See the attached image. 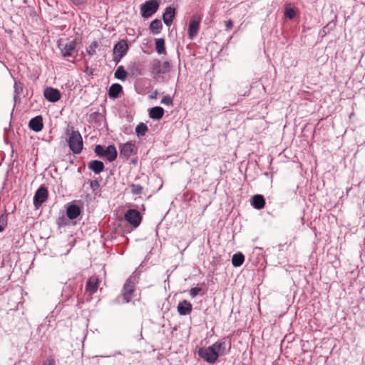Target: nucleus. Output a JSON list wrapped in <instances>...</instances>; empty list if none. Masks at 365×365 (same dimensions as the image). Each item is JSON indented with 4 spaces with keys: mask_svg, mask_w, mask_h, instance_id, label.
Segmentation results:
<instances>
[{
    "mask_svg": "<svg viewBox=\"0 0 365 365\" xmlns=\"http://www.w3.org/2000/svg\"><path fill=\"white\" fill-rule=\"evenodd\" d=\"M129 49L127 41L125 39L120 40L113 46V53H119L121 56L126 55Z\"/></svg>",
    "mask_w": 365,
    "mask_h": 365,
    "instance_id": "4468645a",
    "label": "nucleus"
},
{
    "mask_svg": "<svg viewBox=\"0 0 365 365\" xmlns=\"http://www.w3.org/2000/svg\"><path fill=\"white\" fill-rule=\"evenodd\" d=\"M125 220L133 227H138L142 221L140 212L135 209H129L124 214Z\"/></svg>",
    "mask_w": 365,
    "mask_h": 365,
    "instance_id": "6e6552de",
    "label": "nucleus"
},
{
    "mask_svg": "<svg viewBox=\"0 0 365 365\" xmlns=\"http://www.w3.org/2000/svg\"><path fill=\"white\" fill-rule=\"evenodd\" d=\"M245 262V256L241 252L235 253L232 257V264L234 267H240Z\"/></svg>",
    "mask_w": 365,
    "mask_h": 365,
    "instance_id": "b1692460",
    "label": "nucleus"
},
{
    "mask_svg": "<svg viewBox=\"0 0 365 365\" xmlns=\"http://www.w3.org/2000/svg\"><path fill=\"white\" fill-rule=\"evenodd\" d=\"M43 365H55V361L51 357L48 358L43 364Z\"/></svg>",
    "mask_w": 365,
    "mask_h": 365,
    "instance_id": "a19ab883",
    "label": "nucleus"
},
{
    "mask_svg": "<svg viewBox=\"0 0 365 365\" xmlns=\"http://www.w3.org/2000/svg\"><path fill=\"white\" fill-rule=\"evenodd\" d=\"M279 250H281L282 247V245H279Z\"/></svg>",
    "mask_w": 365,
    "mask_h": 365,
    "instance_id": "a18cd8bd",
    "label": "nucleus"
},
{
    "mask_svg": "<svg viewBox=\"0 0 365 365\" xmlns=\"http://www.w3.org/2000/svg\"><path fill=\"white\" fill-rule=\"evenodd\" d=\"M148 130V126L143 123H140L135 128V133L138 137L144 136Z\"/></svg>",
    "mask_w": 365,
    "mask_h": 365,
    "instance_id": "bb28decb",
    "label": "nucleus"
},
{
    "mask_svg": "<svg viewBox=\"0 0 365 365\" xmlns=\"http://www.w3.org/2000/svg\"><path fill=\"white\" fill-rule=\"evenodd\" d=\"M123 92V87L119 83L112 84L108 89V96L110 98H117L120 93Z\"/></svg>",
    "mask_w": 365,
    "mask_h": 365,
    "instance_id": "aec40b11",
    "label": "nucleus"
},
{
    "mask_svg": "<svg viewBox=\"0 0 365 365\" xmlns=\"http://www.w3.org/2000/svg\"><path fill=\"white\" fill-rule=\"evenodd\" d=\"M158 91H155L150 95V98L151 99H155L158 97Z\"/></svg>",
    "mask_w": 365,
    "mask_h": 365,
    "instance_id": "37998d69",
    "label": "nucleus"
},
{
    "mask_svg": "<svg viewBox=\"0 0 365 365\" xmlns=\"http://www.w3.org/2000/svg\"><path fill=\"white\" fill-rule=\"evenodd\" d=\"M14 88L15 93L14 98V101L16 102L19 98V96L23 92L24 84L20 81H15Z\"/></svg>",
    "mask_w": 365,
    "mask_h": 365,
    "instance_id": "a878e982",
    "label": "nucleus"
},
{
    "mask_svg": "<svg viewBox=\"0 0 365 365\" xmlns=\"http://www.w3.org/2000/svg\"><path fill=\"white\" fill-rule=\"evenodd\" d=\"M163 29V24L161 20L155 19L151 21L149 26V29L153 35L159 34Z\"/></svg>",
    "mask_w": 365,
    "mask_h": 365,
    "instance_id": "4be33fe9",
    "label": "nucleus"
},
{
    "mask_svg": "<svg viewBox=\"0 0 365 365\" xmlns=\"http://www.w3.org/2000/svg\"><path fill=\"white\" fill-rule=\"evenodd\" d=\"M129 71L132 73L133 75L140 76L142 75V70L140 67V65L137 63H133L128 66Z\"/></svg>",
    "mask_w": 365,
    "mask_h": 365,
    "instance_id": "c756f323",
    "label": "nucleus"
},
{
    "mask_svg": "<svg viewBox=\"0 0 365 365\" xmlns=\"http://www.w3.org/2000/svg\"><path fill=\"white\" fill-rule=\"evenodd\" d=\"M88 168L95 174H100L105 169L104 163L98 160H91L88 164Z\"/></svg>",
    "mask_w": 365,
    "mask_h": 365,
    "instance_id": "dca6fc26",
    "label": "nucleus"
},
{
    "mask_svg": "<svg viewBox=\"0 0 365 365\" xmlns=\"http://www.w3.org/2000/svg\"><path fill=\"white\" fill-rule=\"evenodd\" d=\"M226 339L216 341L207 347H201L198 349V356L209 364H214L218 357L226 354Z\"/></svg>",
    "mask_w": 365,
    "mask_h": 365,
    "instance_id": "f257e3e1",
    "label": "nucleus"
},
{
    "mask_svg": "<svg viewBox=\"0 0 365 365\" xmlns=\"http://www.w3.org/2000/svg\"><path fill=\"white\" fill-rule=\"evenodd\" d=\"M151 70L152 73L155 75L162 74L161 62L158 59L154 60L152 63Z\"/></svg>",
    "mask_w": 365,
    "mask_h": 365,
    "instance_id": "cd10ccee",
    "label": "nucleus"
},
{
    "mask_svg": "<svg viewBox=\"0 0 365 365\" xmlns=\"http://www.w3.org/2000/svg\"><path fill=\"white\" fill-rule=\"evenodd\" d=\"M251 205L257 210L262 209L265 205V199L263 195H255L251 200Z\"/></svg>",
    "mask_w": 365,
    "mask_h": 365,
    "instance_id": "6ab92c4d",
    "label": "nucleus"
},
{
    "mask_svg": "<svg viewBox=\"0 0 365 365\" xmlns=\"http://www.w3.org/2000/svg\"><path fill=\"white\" fill-rule=\"evenodd\" d=\"M44 98L49 102L56 103L61 98V92L53 87H47L43 91Z\"/></svg>",
    "mask_w": 365,
    "mask_h": 365,
    "instance_id": "9d476101",
    "label": "nucleus"
},
{
    "mask_svg": "<svg viewBox=\"0 0 365 365\" xmlns=\"http://www.w3.org/2000/svg\"><path fill=\"white\" fill-rule=\"evenodd\" d=\"M201 20V16L197 14L192 15L190 19L187 31V36L189 39L193 40L197 36L200 29V24Z\"/></svg>",
    "mask_w": 365,
    "mask_h": 365,
    "instance_id": "0eeeda50",
    "label": "nucleus"
},
{
    "mask_svg": "<svg viewBox=\"0 0 365 365\" xmlns=\"http://www.w3.org/2000/svg\"><path fill=\"white\" fill-rule=\"evenodd\" d=\"M66 135L68 136L66 140L70 150L74 154H80L83 148V141L79 131L73 130V127H68Z\"/></svg>",
    "mask_w": 365,
    "mask_h": 365,
    "instance_id": "f03ea898",
    "label": "nucleus"
},
{
    "mask_svg": "<svg viewBox=\"0 0 365 365\" xmlns=\"http://www.w3.org/2000/svg\"><path fill=\"white\" fill-rule=\"evenodd\" d=\"M192 309V304L186 299L180 302L177 307L178 312L181 316L190 314Z\"/></svg>",
    "mask_w": 365,
    "mask_h": 365,
    "instance_id": "ddd939ff",
    "label": "nucleus"
},
{
    "mask_svg": "<svg viewBox=\"0 0 365 365\" xmlns=\"http://www.w3.org/2000/svg\"><path fill=\"white\" fill-rule=\"evenodd\" d=\"M135 277L134 275L130 276L126 280L121 290L120 295L117 298L118 302H120V298H122V303H128L131 301L135 291Z\"/></svg>",
    "mask_w": 365,
    "mask_h": 365,
    "instance_id": "7ed1b4c3",
    "label": "nucleus"
},
{
    "mask_svg": "<svg viewBox=\"0 0 365 365\" xmlns=\"http://www.w3.org/2000/svg\"><path fill=\"white\" fill-rule=\"evenodd\" d=\"M170 69V63L169 61H164L163 63H161L162 74L169 72Z\"/></svg>",
    "mask_w": 365,
    "mask_h": 365,
    "instance_id": "c9c22d12",
    "label": "nucleus"
},
{
    "mask_svg": "<svg viewBox=\"0 0 365 365\" xmlns=\"http://www.w3.org/2000/svg\"><path fill=\"white\" fill-rule=\"evenodd\" d=\"M176 16V9L173 6V5H170L165 8V11L163 14V20L164 24L167 26H170L173 20Z\"/></svg>",
    "mask_w": 365,
    "mask_h": 365,
    "instance_id": "9b49d317",
    "label": "nucleus"
},
{
    "mask_svg": "<svg viewBox=\"0 0 365 365\" xmlns=\"http://www.w3.org/2000/svg\"><path fill=\"white\" fill-rule=\"evenodd\" d=\"M165 39L163 38H157L155 40V50L158 54H163L165 53Z\"/></svg>",
    "mask_w": 365,
    "mask_h": 365,
    "instance_id": "393cba45",
    "label": "nucleus"
},
{
    "mask_svg": "<svg viewBox=\"0 0 365 365\" xmlns=\"http://www.w3.org/2000/svg\"><path fill=\"white\" fill-rule=\"evenodd\" d=\"M7 225V214L0 215V232H2Z\"/></svg>",
    "mask_w": 365,
    "mask_h": 365,
    "instance_id": "72a5a7b5",
    "label": "nucleus"
},
{
    "mask_svg": "<svg viewBox=\"0 0 365 365\" xmlns=\"http://www.w3.org/2000/svg\"><path fill=\"white\" fill-rule=\"evenodd\" d=\"M105 148L101 145H97L95 147L94 152L96 155L100 158H104L105 157Z\"/></svg>",
    "mask_w": 365,
    "mask_h": 365,
    "instance_id": "473e14b6",
    "label": "nucleus"
},
{
    "mask_svg": "<svg viewBox=\"0 0 365 365\" xmlns=\"http://www.w3.org/2000/svg\"><path fill=\"white\" fill-rule=\"evenodd\" d=\"M165 113V110L160 106H154L148 110L149 117L155 120H160Z\"/></svg>",
    "mask_w": 365,
    "mask_h": 365,
    "instance_id": "f3484780",
    "label": "nucleus"
},
{
    "mask_svg": "<svg viewBox=\"0 0 365 365\" xmlns=\"http://www.w3.org/2000/svg\"><path fill=\"white\" fill-rule=\"evenodd\" d=\"M57 224L59 226H64V225H67L66 218L64 216H61V217H58L57 220Z\"/></svg>",
    "mask_w": 365,
    "mask_h": 365,
    "instance_id": "58836bf2",
    "label": "nucleus"
},
{
    "mask_svg": "<svg viewBox=\"0 0 365 365\" xmlns=\"http://www.w3.org/2000/svg\"><path fill=\"white\" fill-rule=\"evenodd\" d=\"M284 14L286 18L293 19L296 16V11L289 4H287L284 8Z\"/></svg>",
    "mask_w": 365,
    "mask_h": 365,
    "instance_id": "c85d7f7f",
    "label": "nucleus"
},
{
    "mask_svg": "<svg viewBox=\"0 0 365 365\" xmlns=\"http://www.w3.org/2000/svg\"><path fill=\"white\" fill-rule=\"evenodd\" d=\"M48 189L44 185H41L36 191L33 203L36 208H38L48 198Z\"/></svg>",
    "mask_w": 365,
    "mask_h": 365,
    "instance_id": "1a4fd4ad",
    "label": "nucleus"
},
{
    "mask_svg": "<svg viewBox=\"0 0 365 365\" xmlns=\"http://www.w3.org/2000/svg\"><path fill=\"white\" fill-rule=\"evenodd\" d=\"M80 207L75 202H69L66 207V216L70 220H75L81 215Z\"/></svg>",
    "mask_w": 365,
    "mask_h": 365,
    "instance_id": "f8f14e48",
    "label": "nucleus"
},
{
    "mask_svg": "<svg viewBox=\"0 0 365 365\" xmlns=\"http://www.w3.org/2000/svg\"><path fill=\"white\" fill-rule=\"evenodd\" d=\"M120 156L125 160H128L133 155L138 152V147L135 142L128 141L125 143H121L119 145Z\"/></svg>",
    "mask_w": 365,
    "mask_h": 365,
    "instance_id": "423d86ee",
    "label": "nucleus"
},
{
    "mask_svg": "<svg viewBox=\"0 0 365 365\" xmlns=\"http://www.w3.org/2000/svg\"><path fill=\"white\" fill-rule=\"evenodd\" d=\"M160 4L158 0H148L140 5V14L144 19H148L155 14Z\"/></svg>",
    "mask_w": 365,
    "mask_h": 365,
    "instance_id": "20e7f679",
    "label": "nucleus"
},
{
    "mask_svg": "<svg viewBox=\"0 0 365 365\" xmlns=\"http://www.w3.org/2000/svg\"><path fill=\"white\" fill-rule=\"evenodd\" d=\"M160 103L166 105V106H173V101L171 96L169 95H166L163 97L161 99Z\"/></svg>",
    "mask_w": 365,
    "mask_h": 365,
    "instance_id": "f704fd0d",
    "label": "nucleus"
},
{
    "mask_svg": "<svg viewBox=\"0 0 365 365\" xmlns=\"http://www.w3.org/2000/svg\"><path fill=\"white\" fill-rule=\"evenodd\" d=\"M123 56H121L120 54L119 53H113V61L115 62V63H118L121 58H123Z\"/></svg>",
    "mask_w": 365,
    "mask_h": 365,
    "instance_id": "ea45409f",
    "label": "nucleus"
},
{
    "mask_svg": "<svg viewBox=\"0 0 365 365\" xmlns=\"http://www.w3.org/2000/svg\"><path fill=\"white\" fill-rule=\"evenodd\" d=\"M128 73L123 66H119L115 71L114 77L121 81H125L127 78Z\"/></svg>",
    "mask_w": 365,
    "mask_h": 365,
    "instance_id": "5701e85b",
    "label": "nucleus"
},
{
    "mask_svg": "<svg viewBox=\"0 0 365 365\" xmlns=\"http://www.w3.org/2000/svg\"><path fill=\"white\" fill-rule=\"evenodd\" d=\"M98 43L97 41H93L91 45L86 48L88 54L91 56L96 54V49L98 48Z\"/></svg>",
    "mask_w": 365,
    "mask_h": 365,
    "instance_id": "2f4dec72",
    "label": "nucleus"
},
{
    "mask_svg": "<svg viewBox=\"0 0 365 365\" xmlns=\"http://www.w3.org/2000/svg\"><path fill=\"white\" fill-rule=\"evenodd\" d=\"M99 280L98 277L93 276L88 279L86 284V290L91 294L95 293L98 287Z\"/></svg>",
    "mask_w": 365,
    "mask_h": 365,
    "instance_id": "a211bd4d",
    "label": "nucleus"
},
{
    "mask_svg": "<svg viewBox=\"0 0 365 365\" xmlns=\"http://www.w3.org/2000/svg\"><path fill=\"white\" fill-rule=\"evenodd\" d=\"M225 26L227 29H231L233 27V21L232 20H228L225 22Z\"/></svg>",
    "mask_w": 365,
    "mask_h": 365,
    "instance_id": "79ce46f5",
    "label": "nucleus"
},
{
    "mask_svg": "<svg viewBox=\"0 0 365 365\" xmlns=\"http://www.w3.org/2000/svg\"><path fill=\"white\" fill-rule=\"evenodd\" d=\"M201 291H202L201 287H192L190 289V295L191 296L192 298H195L200 294V292Z\"/></svg>",
    "mask_w": 365,
    "mask_h": 365,
    "instance_id": "e433bc0d",
    "label": "nucleus"
},
{
    "mask_svg": "<svg viewBox=\"0 0 365 365\" xmlns=\"http://www.w3.org/2000/svg\"><path fill=\"white\" fill-rule=\"evenodd\" d=\"M90 186L93 191L97 190L100 187V183L98 180H91L90 182Z\"/></svg>",
    "mask_w": 365,
    "mask_h": 365,
    "instance_id": "4c0bfd02",
    "label": "nucleus"
},
{
    "mask_svg": "<svg viewBox=\"0 0 365 365\" xmlns=\"http://www.w3.org/2000/svg\"><path fill=\"white\" fill-rule=\"evenodd\" d=\"M118 156V152L114 145H109L105 150V157L109 162L114 161Z\"/></svg>",
    "mask_w": 365,
    "mask_h": 365,
    "instance_id": "412c9836",
    "label": "nucleus"
},
{
    "mask_svg": "<svg viewBox=\"0 0 365 365\" xmlns=\"http://www.w3.org/2000/svg\"><path fill=\"white\" fill-rule=\"evenodd\" d=\"M58 47L61 50V53L64 58H76V55H75V53H77V51L76 43L75 41H69L67 42L58 41Z\"/></svg>",
    "mask_w": 365,
    "mask_h": 365,
    "instance_id": "39448f33",
    "label": "nucleus"
},
{
    "mask_svg": "<svg viewBox=\"0 0 365 365\" xmlns=\"http://www.w3.org/2000/svg\"><path fill=\"white\" fill-rule=\"evenodd\" d=\"M143 187L139 184H131L130 192L133 195H138L142 194Z\"/></svg>",
    "mask_w": 365,
    "mask_h": 365,
    "instance_id": "7c9ffc66",
    "label": "nucleus"
},
{
    "mask_svg": "<svg viewBox=\"0 0 365 365\" xmlns=\"http://www.w3.org/2000/svg\"><path fill=\"white\" fill-rule=\"evenodd\" d=\"M29 127L34 132H40L43 127V118L41 115H36L32 118L29 123Z\"/></svg>",
    "mask_w": 365,
    "mask_h": 365,
    "instance_id": "2eb2a0df",
    "label": "nucleus"
},
{
    "mask_svg": "<svg viewBox=\"0 0 365 365\" xmlns=\"http://www.w3.org/2000/svg\"><path fill=\"white\" fill-rule=\"evenodd\" d=\"M73 4H76V5H79V4H81L83 3L84 0H71Z\"/></svg>",
    "mask_w": 365,
    "mask_h": 365,
    "instance_id": "c03bdc74",
    "label": "nucleus"
}]
</instances>
